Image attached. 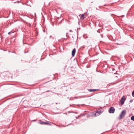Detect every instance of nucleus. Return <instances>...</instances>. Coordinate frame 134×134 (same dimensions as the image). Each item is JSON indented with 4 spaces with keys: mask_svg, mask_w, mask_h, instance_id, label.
I'll list each match as a JSON object with an SVG mask.
<instances>
[{
    "mask_svg": "<svg viewBox=\"0 0 134 134\" xmlns=\"http://www.w3.org/2000/svg\"><path fill=\"white\" fill-rule=\"evenodd\" d=\"M126 110H124L122 111L120 115V119H121L124 117L126 114Z\"/></svg>",
    "mask_w": 134,
    "mask_h": 134,
    "instance_id": "f257e3e1",
    "label": "nucleus"
},
{
    "mask_svg": "<svg viewBox=\"0 0 134 134\" xmlns=\"http://www.w3.org/2000/svg\"><path fill=\"white\" fill-rule=\"evenodd\" d=\"M115 111V109L113 107L110 108V109L109 110V112L110 113H113Z\"/></svg>",
    "mask_w": 134,
    "mask_h": 134,
    "instance_id": "f03ea898",
    "label": "nucleus"
},
{
    "mask_svg": "<svg viewBox=\"0 0 134 134\" xmlns=\"http://www.w3.org/2000/svg\"><path fill=\"white\" fill-rule=\"evenodd\" d=\"M126 99L125 98V97L124 96H123L121 98V99L120 100V102L122 104H123L124 103V101Z\"/></svg>",
    "mask_w": 134,
    "mask_h": 134,
    "instance_id": "7ed1b4c3",
    "label": "nucleus"
},
{
    "mask_svg": "<svg viewBox=\"0 0 134 134\" xmlns=\"http://www.w3.org/2000/svg\"><path fill=\"white\" fill-rule=\"evenodd\" d=\"M76 49L75 48H74L72 50V55L73 57H74L75 55L76 52Z\"/></svg>",
    "mask_w": 134,
    "mask_h": 134,
    "instance_id": "20e7f679",
    "label": "nucleus"
},
{
    "mask_svg": "<svg viewBox=\"0 0 134 134\" xmlns=\"http://www.w3.org/2000/svg\"><path fill=\"white\" fill-rule=\"evenodd\" d=\"M39 123L41 124H44L46 125L47 124V122H39Z\"/></svg>",
    "mask_w": 134,
    "mask_h": 134,
    "instance_id": "39448f33",
    "label": "nucleus"
},
{
    "mask_svg": "<svg viewBox=\"0 0 134 134\" xmlns=\"http://www.w3.org/2000/svg\"><path fill=\"white\" fill-rule=\"evenodd\" d=\"M97 90H96V89H88V91L90 92H92L96 91Z\"/></svg>",
    "mask_w": 134,
    "mask_h": 134,
    "instance_id": "423d86ee",
    "label": "nucleus"
},
{
    "mask_svg": "<svg viewBox=\"0 0 134 134\" xmlns=\"http://www.w3.org/2000/svg\"><path fill=\"white\" fill-rule=\"evenodd\" d=\"M100 114L99 113V111H97L95 114V115L96 116H98L99 115H100Z\"/></svg>",
    "mask_w": 134,
    "mask_h": 134,
    "instance_id": "0eeeda50",
    "label": "nucleus"
},
{
    "mask_svg": "<svg viewBox=\"0 0 134 134\" xmlns=\"http://www.w3.org/2000/svg\"><path fill=\"white\" fill-rule=\"evenodd\" d=\"M84 15L83 14L80 17V19H83L84 18Z\"/></svg>",
    "mask_w": 134,
    "mask_h": 134,
    "instance_id": "6e6552de",
    "label": "nucleus"
},
{
    "mask_svg": "<svg viewBox=\"0 0 134 134\" xmlns=\"http://www.w3.org/2000/svg\"><path fill=\"white\" fill-rule=\"evenodd\" d=\"M132 96L134 97V91H133V92L132 93Z\"/></svg>",
    "mask_w": 134,
    "mask_h": 134,
    "instance_id": "1a4fd4ad",
    "label": "nucleus"
},
{
    "mask_svg": "<svg viewBox=\"0 0 134 134\" xmlns=\"http://www.w3.org/2000/svg\"><path fill=\"white\" fill-rule=\"evenodd\" d=\"M81 115H79L78 116V117H76V118L77 119H78L79 117L81 116Z\"/></svg>",
    "mask_w": 134,
    "mask_h": 134,
    "instance_id": "9d476101",
    "label": "nucleus"
},
{
    "mask_svg": "<svg viewBox=\"0 0 134 134\" xmlns=\"http://www.w3.org/2000/svg\"><path fill=\"white\" fill-rule=\"evenodd\" d=\"M46 125H51V124H49L47 122V124Z\"/></svg>",
    "mask_w": 134,
    "mask_h": 134,
    "instance_id": "9b49d317",
    "label": "nucleus"
},
{
    "mask_svg": "<svg viewBox=\"0 0 134 134\" xmlns=\"http://www.w3.org/2000/svg\"><path fill=\"white\" fill-rule=\"evenodd\" d=\"M46 125H51V124H49L47 122V124Z\"/></svg>",
    "mask_w": 134,
    "mask_h": 134,
    "instance_id": "f8f14e48",
    "label": "nucleus"
},
{
    "mask_svg": "<svg viewBox=\"0 0 134 134\" xmlns=\"http://www.w3.org/2000/svg\"><path fill=\"white\" fill-rule=\"evenodd\" d=\"M8 34L9 35H10L11 34V32H8Z\"/></svg>",
    "mask_w": 134,
    "mask_h": 134,
    "instance_id": "ddd939ff",
    "label": "nucleus"
},
{
    "mask_svg": "<svg viewBox=\"0 0 134 134\" xmlns=\"http://www.w3.org/2000/svg\"><path fill=\"white\" fill-rule=\"evenodd\" d=\"M101 36L102 37H103V36L102 35H101Z\"/></svg>",
    "mask_w": 134,
    "mask_h": 134,
    "instance_id": "4468645a",
    "label": "nucleus"
},
{
    "mask_svg": "<svg viewBox=\"0 0 134 134\" xmlns=\"http://www.w3.org/2000/svg\"><path fill=\"white\" fill-rule=\"evenodd\" d=\"M70 32H71V31H71V30H70Z\"/></svg>",
    "mask_w": 134,
    "mask_h": 134,
    "instance_id": "2eb2a0df",
    "label": "nucleus"
},
{
    "mask_svg": "<svg viewBox=\"0 0 134 134\" xmlns=\"http://www.w3.org/2000/svg\"><path fill=\"white\" fill-rule=\"evenodd\" d=\"M29 25H30V26H31V24H29Z\"/></svg>",
    "mask_w": 134,
    "mask_h": 134,
    "instance_id": "dca6fc26",
    "label": "nucleus"
},
{
    "mask_svg": "<svg viewBox=\"0 0 134 134\" xmlns=\"http://www.w3.org/2000/svg\"><path fill=\"white\" fill-rule=\"evenodd\" d=\"M132 100H131V101H130V102H132Z\"/></svg>",
    "mask_w": 134,
    "mask_h": 134,
    "instance_id": "f3484780",
    "label": "nucleus"
},
{
    "mask_svg": "<svg viewBox=\"0 0 134 134\" xmlns=\"http://www.w3.org/2000/svg\"><path fill=\"white\" fill-rule=\"evenodd\" d=\"M132 100H131V101H130V102H132Z\"/></svg>",
    "mask_w": 134,
    "mask_h": 134,
    "instance_id": "a211bd4d",
    "label": "nucleus"
},
{
    "mask_svg": "<svg viewBox=\"0 0 134 134\" xmlns=\"http://www.w3.org/2000/svg\"><path fill=\"white\" fill-rule=\"evenodd\" d=\"M132 100H131V101H130V102H132Z\"/></svg>",
    "mask_w": 134,
    "mask_h": 134,
    "instance_id": "6ab92c4d",
    "label": "nucleus"
}]
</instances>
